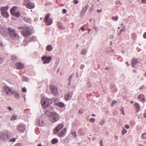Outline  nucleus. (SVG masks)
<instances>
[{
  "label": "nucleus",
  "mask_w": 146,
  "mask_h": 146,
  "mask_svg": "<svg viewBox=\"0 0 146 146\" xmlns=\"http://www.w3.org/2000/svg\"><path fill=\"white\" fill-rule=\"evenodd\" d=\"M8 30L9 35L11 39L15 40H17L19 39V35L14 29L10 27H9L8 28Z\"/></svg>",
  "instance_id": "f257e3e1"
},
{
  "label": "nucleus",
  "mask_w": 146,
  "mask_h": 146,
  "mask_svg": "<svg viewBox=\"0 0 146 146\" xmlns=\"http://www.w3.org/2000/svg\"><path fill=\"white\" fill-rule=\"evenodd\" d=\"M52 103V100L50 98H43L41 100V103L44 108L48 107Z\"/></svg>",
  "instance_id": "f03ea898"
},
{
  "label": "nucleus",
  "mask_w": 146,
  "mask_h": 146,
  "mask_svg": "<svg viewBox=\"0 0 146 146\" xmlns=\"http://www.w3.org/2000/svg\"><path fill=\"white\" fill-rule=\"evenodd\" d=\"M10 137V134L8 131L0 132V139L3 142H7Z\"/></svg>",
  "instance_id": "7ed1b4c3"
},
{
  "label": "nucleus",
  "mask_w": 146,
  "mask_h": 146,
  "mask_svg": "<svg viewBox=\"0 0 146 146\" xmlns=\"http://www.w3.org/2000/svg\"><path fill=\"white\" fill-rule=\"evenodd\" d=\"M33 29L32 28L28 27L22 30L21 33L23 36L27 38L31 35Z\"/></svg>",
  "instance_id": "20e7f679"
},
{
  "label": "nucleus",
  "mask_w": 146,
  "mask_h": 146,
  "mask_svg": "<svg viewBox=\"0 0 146 146\" xmlns=\"http://www.w3.org/2000/svg\"><path fill=\"white\" fill-rule=\"evenodd\" d=\"M49 117L50 121L53 123L57 122L59 120L60 118L59 115L55 112L52 113Z\"/></svg>",
  "instance_id": "39448f33"
},
{
  "label": "nucleus",
  "mask_w": 146,
  "mask_h": 146,
  "mask_svg": "<svg viewBox=\"0 0 146 146\" xmlns=\"http://www.w3.org/2000/svg\"><path fill=\"white\" fill-rule=\"evenodd\" d=\"M50 14H47L45 17L44 19V21L46 25H50L52 23V21L51 19L50 18Z\"/></svg>",
  "instance_id": "423d86ee"
},
{
  "label": "nucleus",
  "mask_w": 146,
  "mask_h": 146,
  "mask_svg": "<svg viewBox=\"0 0 146 146\" xmlns=\"http://www.w3.org/2000/svg\"><path fill=\"white\" fill-rule=\"evenodd\" d=\"M26 125L23 123L19 124L17 126V130L20 132L23 133L25 130Z\"/></svg>",
  "instance_id": "0eeeda50"
},
{
  "label": "nucleus",
  "mask_w": 146,
  "mask_h": 146,
  "mask_svg": "<svg viewBox=\"0 0 146 146\" xmlns=\"http://www.w3.org/2000/svg\"><path fill=\"white\" fill-rule=\"evenodd\" d=\"M49 89L52 94L54 95H56L58 93V88L55 86L53 85L50 86Z\"/></svg>",
  "instance_id": "6e6552de"
},
{
  "label": "nucleus",
  "mask_w": 146,
  "mask_h": 146,
  "mask_svg": "<svg viewBox=\"0 0 146 146\" xmlns=\"http://www.w3.org/2000/svg\"><path fill=\"white\" fill-rule=\"evenodd\" d=\"M63 127V124L62 123L59 124L53 130V134H56Z\"/></svg>",
  "instance_id": "1a4fd4ad"
},
{
  "label": "nucleus",
  "mask_w": 146,
  "mask_h": 146,
  "mask_svg": "<svg viewBox=\"0 0 146 146\" xmlns=\"http://www.w3.org/2000/svg\"><path fill=\"white\" fill-rule=\"evenodd\" d=\"M42 60L44 61L43 64H48L52 60V58L51 56L47 57L45 56H43L41 58Z\"/></svg>",
  "instance_id": "9d476101"
},
{
  "label": "nucleus",
  "mask_w": 146,
  "mask_h": 146,
  "mask_svg": "<svg viewBox=\"0 0 146 146\" xmlns=\"http://www.w3.org/2000/svg\"><path fill=\"white\" fill-rule=\"evenodd\" d=\"M0 33L4 37H6L9 35L8 30L7 31L4 28H0Z\"/></svg>",
  "instance_id": "9b49d317"
},
{
  "label": "nucleus",
  "mask_w": 146,
  "mask_h": 146,
  "mask_svg": "<svg viewBox=\"0 0 146 146\" xmlns=\"http://www.w3.org/2000/svg\"><path fill=\"white\" fill-rule=\"evenodd\" d=\"M25 1L27 3L26 5L27 7L30 9H32L35 7L34 3L30 2L29 0H25Z\"/></svg>",
  "instance_id": "f8f14e48"
},
{
  "label": "nucleus",
  "mask_w": 146,
  "mask_h": 146,
  "mask_svg": "<svg viewBox=\"0 0 146 146\" xmlns=\"http://www.w3.org/2000/svg\"><path fill=\"white\" fill-rule=\"evenodd\" d=\"M73 92H68L65 95L64 98L66 101H68L71 99L72 96Z\"/></svg>",
  "instance_id": "ddd939ff"
},
{
  "label": "nucleus",
  "mask_w": 146,
  "mask_h": 146,
  "mask_svg": "<svg viewBox=\"0 0 146 146\" xmlns=\"http://www.w3.org/2000/svg\"><path fill=\"white\" fill-rule=\"evenodd\" d=\"M66 128H64L62 130L58 133V136L60 137H62L64 136L66 133Z\"/></svg>",
  "instance_id": "4468645a"
},
{
  "label": "nucleus",
  "mask_w": 146,
  "mask_h": 146,
  "mask_svg": "<svg viewBox=\"0 0 146 146\" xmlns=\"http://www.w3.org/2000/svg\"><path fill=\"white\" fill-rule=\"evenodd\" d=\"M4 92L7 93V94H9L11 93V89L9 88L7 86H4L3 88Z\"/></svg>",
  "instance_id": "2eb2a0df"
},
{
  "label": "nucleus",
  "mask_w": 146,
  "mask_h": 146,
  "mask_svg": "<svg viewBox=\"0 0 146 146\" xmlns=\"http://www.w3.org/2000/svg\"><path fill=\"white\" fill-rule=\"evenodd\" d=\"M16 65L17 69L19 70L23 69L24 67V65L21 62L16 63Z\"/></svg>",
  "instance_id": "dca6fc26"
},
{
  "label": "nucleus",
  "mask_w": 146,
  "mask_h": 146,
  "mask_svg": "<svg viewBox=\"0 0 146 146\" xmlns=\"http://www.w3.org/2000/svg\"><path fill=\"white\" fill-rule=\"evenodd\" d=\"M138 60L135 58H133L131 61V66L133 67H134L138 63Z\"/></svg>",
  "instance_id": "f3484780"
},
{
  "label": "nucleus",
  "mask_w": 146,
  "mask_h": 146,
  "mask_svg": "<svg viewBox=\"0 0 146 146\" xmlns=\"http://www.w3.org/2000/svg\"><path fill=\"white\" fill-rule=\"evenodd\" d=\"M17 9V6H13L10 10V12L11 14L12 15L16 11Z\"/></svg>",
  "instance_id": "a211bd4d"
},
{
  "label": "nucleus",
  "mask_w": 146,
  "mask_h": 146,
  "mask_svg": "<svg viewBox=\"0 0 146 146\" xmlns=\"http://www.w3.org/2000/svg\"><path fill=\"white\" fill-rule=\"evenodd\" d=\"M36 121L39 127H41L43 126L44 125V123L43 122V121H41L40 122V121L39 119H37Z\"/></svg>",
  "instance_id": "6ab92c4d"
},
{
  "label": "nucleus",
  "mask_w": 146,
  "mask_h": 146,
  "mask_svg": "<svg viewBox=\"0 0 146 146\" xmlns=\"http://www.w3.org/2000/svg\"><path fill=\"white\" fill-rule=\"evenodd\" d=\"M8 7L7 6H4L0 7V10L1 13L6 12L8 9Z\"/></svg>",
  "instance_id": "aec40b11"
},
{
  "label": "nucleus",
  "mask_w": 146,
  "mask_h": 146,
  "mask_svg": "<svg viewBox=\"0 0 146 146\" xmlns=\"http://www.w3.org/2000/svg\"><path fill=\"white\" fill-rule=\"evenodd\" d=\"M1 13L2 16L3 17L6 18H9V15L7 11L1 12Z\"/></svg>",
  "instance_id": "412c9836"
},
{
  "label": "nucleus",
  "mask_w": 146,
  "mask_h": 146,
  "mask_svg": "<svg viewBox=\"0 0 146 146\" xmlns=\"http://www.w3.org/2000/svg\"><path fill=\"white\" fill-rule=\"evenodd\" d=\"M23 19V20L26 23L30 24L31 23V21L30 18L24 17Z\"/></svg>",
  "instance_id": "4be33fe9"
},
{
  "label": "nucleus",
  "mask_w": 146,
  "mask_h": 146,
  "mask_svg": "<svg viewBox=\"0 0 146 146\" xmlns=\"http://www.w3.org/2000/svg\"><path fill=\"white\" fill-rule=\"evenodd\" d=\"M28 40L29 42H35L37 40V38L35 36H32Z\"/></svg>",
  "instance_id": "5701e85b"
},
{
  "label": "nucleus",
  "mask_w": 146,
  "mask_h": 146,
  "mask_svg": "<svg viewBox=\"0 0 146 146\" xmlns=\"http://www.w3.org/2000/svg\"><path fill=\"white\" fill-rule=\"evenodd\" d=\"M11 94L14 95V97L15 98H17L19 97V95L18 92L13 91L12 92Z\"/></svg>",
  "instance_id": "b1692460"
},
{
  "label": "nucleus",
  "mask_w": 146,
  "mask_h": 146,
  "mask_svg": "<svg viewBox=\"0 0 146 146\" xmlns=\"http://www.w3.org/2000/svg\"><path fill=\"white\" fill-rule=\"evenodd\" d=\"M56 105L58 107L63 108L65 106L64 104L62 102H58L56 103Z\"/></svg>",
  "instance_id": "393cba45"
},
{
  "label": "nucleus",
  "mask_w": 146,
  "mask_h": 146,
  "mask_svg": "<svg viewBox=\"0 0 146 146\" xmlns=\"http://www.w3.org/2000/svg\"><path fill=\"white\" fill-rule=\"evenodd\" d=\"M134 106L137 110V112H138L140 110V106L138 103H135L134 104Z\"/></svg>",
  "instance_id": "a878e982"
},
{
  "label": "nucleus",
  "mask_w": 146,
  "mask_h": 146,
  "mask_svg": "<svg viewBox=\"0 0 146 146\" xmlns=\"http://www.w3.org/2000/svg\"><path fill=\"white\" fill-rule=\"evenodd\" d=\"M46 49L48 51H50L52 49V47L51 45H48L46 46Z\"/></svg>",
  "instance_id": "bb28decb"
},
{
  "label": "nucleus",
  "mask_w": 146,
  "mask_h": 146,
  "mask_svg": "<svg viewBox=\"0 0 146 146\" xmlns=\"http://www.w3.org/2000/svg\"><path fill=\"white\" fill-rule=\"evenodd\" d=\"M54 109V108L52 107H50L49 108H47V109L46 110V111L48 112L51 113L52 112V110Z\"/></svg>",
  "instance_id": "cd10ccee"
},
{
  "label": "nucleus",
  "mask_w": 146,
  "mask_h": 146,
  "mask_svg": "<svg viewBox=\"0 0 146 146\" xmlns=\"http://www.w3.org/2000/svg\"><path fill=\"white\" fill-rule=\"evenodd\" d=\"M58 142V140L57 138H54L51 141V143L52 144H55Z\"/></svg>",
  "instance_id": "c85d7f7f"
},
{
  "label": "nucleus",
  "mask_w": 146,
  "mask_h": 146,
  "mask_svg": "<svg viewBox=\"0 0 146 146\" xmlns=\"http://www.w3.org/2000/svg\"><path fill=\"white\" fill-rule=\"evenodd\" d=\"M138 98L140 99L141 101L144 100V96L143 94H141L138 96Z\"/></svg>",
  "instance_id": "c756f323"
},
{
  "label": "nucleus",
  "mask_w": 146,
  "mask_h": 146,
  "mask_svg": "<svg viewBox=\"0 0 146 146\" xmlns=\"http://www.w3.org/2000/svg\"><path fill=\"white\" fill-rule=\"evenodd\" d=\"M57 25L59 29H62L63 27L62 24L60 22H59L57 23Z\"/></svg>",
  "instance_id": "7c9ffc66"
},
{
  "label": "nucleus",
  "mask_w": 146,
  "mask_h": 146,
  "mask_svg": "<svg viewBox=\"0 0 146 146\" xmlns=\"http://www.w3.org/2000/svg\"><path fill=\"white\" fill-rule=\"evenodd\" d=\"M20 13L19 12H17L16 13H15L13 14L12 15L14 16H15L16 17H18L20 15Z\"/></svg>",
  "instance_id": "2f4dec72"
},
{
  "label": "nucleus",
  "mask_w": 146,
  "mask_h": 146,
  "mask_svg": "<svg viewBox=\"0 0 146 146\" xmlns=\"http://www.w3.org/2000/svg\"><path fill=\"white\" fill-rule=\"evenodd\" d=\"M86 51L87 49L86 48L82 49L80 52L81 54H85L86 53Z\"/></svg>",
  "instance_id": "473e14b6"
},
{
  "label": "nucleus",
  "mask_w": 146,
  "mask_h": 146,
  "mask_svg": "<svg viewBox=\"0 0 146 146\" xmlns=\"http://www.w3.org/2000/svg\"><path fill=\"white\" fill-rule=\"evenodd\" d=\"M89 5L88 4H86L84 7L82 9V10H84L86 12L87 10L89 7Z\"/></svg>",
  "instance_id": "72a5a7b5"
},
{
  "label": "nucleus",
  "mask_w": 146,
  "mask_h": 146,
  "mask_svg": "<svg viewBox=\"0 0 146 146\" xmlns=\"http://www.w3.org/2000/svg\"><path fill=\"white\" fill-rule=\"evenodd\" d=\"M131 37L132 39L135 40L136 38V36L135 34L134 33H133L131 35Z\"/></svg>",
  "instance_id": "f704fd0d"
},
{
  "label": "nucleus",
  "mask_w": 146,
  "mask_h": 146,
  "mask_svg": "<svg viewBox=\"0 0 146 146\" xmlns=\"http://www.w3.org/2000/svg\"><path fill=\"white\" fill-rule=\"evenodd\" d=\"M86 12V11L82 10L81 11L80 16L81 17H83L85 15Z\"/></svg>",
  "instance_id": "c9c22d12"
},
{
  "label": "nucleus",
  "mask_w": 146,
  "mask_h": 146,
  "mask_svg": "<svg viewBox=\"0 0 146 146\" xmlns=\"http://www.w3.org/2000/svg\"><path fill=\"white\" fill-rule=\"evenodd\" d=\"M23 80L26 82H28L29 81V79L26 77L24 76L23 77Z\"/></svg>",
  "instance_id": "e433bc0d"
},
{
  "label": "nucleus",
  "mask_w": 146,
  "mask_h": 146,
  "mask_svg": "<svg viewBox=\"0 0 146 146\" xmlns=\"http://www.w3.org/2000/svg\"><path fill=\"white\" fill-rule=\"evenodd\" d=\"M17 59V57L16 56H12L11 59L13 61H16Z\"/></svg>",
  "instance_id": "4c0bfd02"
},
{
  "label": "nucleus",
  "mask_w": 146,
  "mask_h": 146,
  "mask_svg": "<svg viewBox=\"0 0 146 146\" xmlns=\"http://www.w3.org/2000/svg\"><path fill=\"white\" fill-rule=\"evenodd\" d=\"M127 130L124 128H123L122 132V134L123 135H124L127 132Z\"/></svg>",
  "instance_id": "58836bf2"
},
{
  "label": "nucleus",
  "mask_w": 146,
  "mask_h": 146,
  "mask_svg": "<svg viewBox=\"0 0 146 146\" xmlns=\"http://www.w3.org/2000/svg\"><path fill=\"white\" fill-rule=\"evenodd\" d=\"M118 19V17H113L111 18V19L114 21H117Z\"/></svg>",
  "instance_id": "ea45409f"
},
{
  "label": "nucleus",
  "mask_w": 146,
  "mask_h": 146,
  "mask_svg": "<svg viewBox=\"0 0 146 146\" xmlns=\"http://www.w3.org/2000/svg\"><path fill=\"white\" fill-rule=\"evenodd\" d=\"M17 117L15 115H12V117L11 118V120L13 121L15 120L17 118Z\"/></svg>",
  "instance_id": "a19ab883"
},
{
  "label": "nucleus",
  "mask_w": 146,
  "mask_h": 146,
  "mask_svg": "<svg viewBox=\"0 0 146 146\" xmlns=\"http://www.w3.org/2000/svg\"><path fill=\"white\" fill-rule=\"evenodd\" d=\"M16 139L15 138H13L9 139V141L10 142H14L15 141Z\"/></svg>",
  "instance_id": "79ce46f5"
},
{
  "label": "nucleus",
  "mask_w": 146,
  "mask_h": 146,
  "mask_svg": "<svg viewBox=\"0 0 146 146\" xmlns=\"http://www.w3.org/2000/svg\"><path fill=\"white\" fill-rule=\"evenodd\" d=\"M115 3L116 4H119L121 5H122V3L119 1H115Z\"/></svg>",
  "instance_id": "37998d69"
},
{
  "label": "nucleus",
  "mask_w": 146,
  "mask_h": 146,
  "mask_svg": "<svg viewBox=\"0 0 146 146\" xmlns=\"http://www.w3.org/2000/svg\"><path fill=\"white\" fill-rule=\"evenodd\" d=\"M141 137L143 139H146V133H143Z\"/></svg>",
  "instance_id": "c03bdc74"
},
{
  "label": "nucleus",
  "mask_w": 146,
  "mask_h": 146,
  "mask_svg": "<svg viewBox=\"0 0 146 146\" xmlns=\"http://www.w3.org/2000/svg\"><path fill=\"white\" fill-rule=\"evenodd\" d=\"M93 9H94L93 7L92 6L90 7V9L89 10V12L90 13H91L92 12Z\"/></svg>",
  "instance_id": "a18cd8bd"
},
{
  "label": "nucleus",
  "mask_w": 146,
  "mask_h": 146,
  "mask_svg": "<svg viewBox=\"0 0 146 146\" xmlns=\"http://www.w3.org/2000/svg\"><path fill=\"white\" fill-rule=\"evenodd\" d=\"M95 119L93 118H91L90 119V121L92 123L94 122L95 121Z\"/></svg>",
  "instance_id": "49530a36"
},
{
  "label": "nucleus",
  "mask_w": 146,
  "mask_h": 146,
  "mask_svg": "<svg viewBox=\"0 0 146 146\" xmlns=\"http://www.w3.org/2000/svg\"><path fill=\"white\" fill-rule=\"evenodd\" d=\"M100 146H103V140L102 139H101L100 140Z\"/></svg>",
  "instance_id": "de8ad7c7"
},
{
  "label": "nucleus",
  "mask_w": 146,
  "mask_h": 146,
  "mask_svg": "<svg viewBox=\"0 0 146 146\" xmlns=\"http://www.w3.org/2000/svg\"><path fill=\"white\" fill-rule=\"evenodd\" d=\"M105 123V121L104 120H102L101 122L100 123V125H103Z\"/></svg>",
  "instance_id": "09e8293b"
},
{
  "label": "nucleus",
  "mask_w": 146,
  "mask_h": 146,
  "mask_svg": "<svg viewBox=\"0 0 146 146\" xmlns=\"http://www.w3.org/2000/svg\"><path fill=\"white\" fill-rule=\"evenodd\" d=\"M124 30H123L122 29H121L120 30L119 33L117 35H120L122 33V32H124Z\"/></svg>",
  "instance_id": "8fccbe9b"
},
{
  "label": "nucleus",
  "mask_w": 146,
  "mask_h": 146,
  "mask_svg": "<svg viewBox=\"0 0 146 146\" xmlns=\"http://www.w3.org/2000/svg\"><path fill=\"white\" fill-rule=\"evenodd\" d=\"M122 112V113L123 114V115H125V113H124V108L123 107H122L121 110H120Z\"/></svg>",
  "instance_id": "3c124183"
},
{
  "label": "nucleus",
  "mask_w": 146,
  "mask_h": 146,
  "mask_svg": "<svg viewBox=\"0 0 146 146\" xmlns=\"http://www.w3.org/2000/svg\"><path fill=\"white\" fill-rule=\"evenodd\" d=\"M72 136H73L74 137H76V133L75 132H72Z\"/></svg>",
  "instance_id": "603ef678"
},
{
  "label": "nucleus",
  "mask_w": 146,
  "mask_h": 146,
  "mask_svg": "<svg viewBox=\"0 0 146 146\" xmlns=\"http://www.w3.org/2000/svg\"><path fill=\"white\" fill-rule=\"evenodd\" d=\"M72 76H73L72 74L70 75L68 79V80L69 81H71V79L72 78Z\"/></svg>",
  "instance_id": "864d4df0"
},
{
  "label": "nucleus",
  "mask_w": 146,
  "mask_h": 146,
  "mask_svg": "<svg viewBox=\"0 0 146 146\" xmlns=\"http://www.w3.org/2000/svg\"><path fill=\"white\" fill-rule=\"evenodd\" d=\"M22 144L21 143H16L15 146H22Z\"/></svg>",
  "instance_id": "5fc2aeb1"
},
{
  "label": "nucleus",
  "mask_w": 146,
  "mask_h": 146,
  "mask_svg": "<svg viewBox=\"0 0 146 146\" xmlns=\"http://www.w3.org/2000/svg\"><path fill=\"white\" fill-rule=\"evenodd\" d=\"M60 61V58H58V60L56 63V64L57 65H58V64H59Z\"/></svg>",
  "instance_id": "6e6d98bb"
},
{
  "label": "nucleus",
  "mask_w": 146,
  "mask_h": 146,
  "mask_svg": "<svg viewBox=\"0 0 146 146\" xmlns=\"http://www.w3.org/2000/svg\"><path fill=\"white\" fill-rule=\"evenodd\" d=\"M22 91L24 92H27V89L25 88H23L22 89Z\"/></svg>",
  "instance_id": "4d7b16f0"
},
{
  "label": "nucleus",
  "mask_w": 146,
  "mask_h": 146,
  "mask_svg": "<svg viewBox=\"0 0 146 146\" xmlns=\"http://www.w3.org/2000/svg\"><path fill=\"white\" fill-rule=\"evenodd\" d=\"M73 3L75 4H77L78 3L79 1L77 0H74L73 1Z\"/></svg>",
  "instance_id": "13d9d810"
},
{
  "label": "nucleus",
  "mask_w": 146,
  "mask_h": 146,
  "mask_svg": "<svg viewBox=\"0 0 146 146\" xmlns=\"http://www.w3.org/2000/svg\"><path fill=\"white\" fill-rule=\"evenodd\" d=\"M23 42L24 43V45L25 46L28 43L27 42V41L25 40Z\"/></svg>",
  "instance_id": "bf43d9fd"
},
{
  "label": "nucleus",
  "mask_w": 146,
  "mask_h": 146,
  "mask_svg": "<svg viewBox=\"0 0 146 146\" xmlns=\"http://www.w3.org/2000/svg\"><path fill=\"white\" fill-rule=\"evenodd\" d=\"M85 66L83 64H81L80 66V69H83L84 67Z\"/></svg>",
  "instance_id": "052dcab7"
},
{
  "label": "nucleus",
  "mask_w": 146,
  "mask_h": 146,
  "mask_svg": "<svg viewBox=\"0 0 146 146\" xmlns=\"http://www.w3.org/2000/svg\"><path fill=\"white\" fill-rule=\"evenodd\" d=\"M66 10L65 9H63L62 10V12L63 14H65L66 12Z\"/></svg>",
  "instance_id": "680f3d73"
},
{
  "label": "nucleus",
  "mask_w": 146,
  "mask_h": 146,
  "mask_svg": "<svg viewBox=\"0 0 146 146\" xmlns=\"http://www.w3.org/2000/svg\"><path fill=\"white\" fill-rule=\"evenodd\" d=\"M117 103V102L115 100H113L112 102V104L113 105L114 104Z\"/></svg>",
  "instance_id": "e2e57ef3"
},
{
  "label": "nucleus",
  "mask_w": 146,
  "mask_h": 146,
  "mask_svg": "<svg viewBox=\"0 0 146 146\" xmlns=\"http://www.w3.org/2000/svg\"><path fill=\"white\" fill-rule=\"evenodd\" d=\"M78 113L80 114H81L83 113V110H80L78 111Z\"/></svg>",
  "instance_id": "0e129e2a"
},
{
  "label": "nucleus",
  "mask_w": 146,
  "mask_h": 146,
  "mask_svg": "<svg viewBox=\"0 0 146 146\" xmlns=\"http://www.w3.org/2000/svg\"><path fill=\"white\" fill-rule=\"evenodd\" d=\"M143 36L144 38L146 39V32L143 34Z\"/></svg>",
  "instance_id": "69168bd1"
},
{
  "label": "nucleus",
  "mask_w": 146,
  "mask_h": 146,
  "mask_svg": "<svg viewBox=\"0 0 146 146\" xmlns=\"http://www.w3.org/2000/svg\"><path fill=\"white\" fill-rule=\"evenodd\" d=\"M125 127L127 129H128L129 128V125H127V124H126L125 125Z\"/></svg>",
  "instance_id": "338daca9"
},
{
  "label": "nucleus",
  "mask_w": 146,
  "mask_h": 146,
  "mask_svg": "<svg viewBox=\"0 0 146 146\" xmlns=\"http://www.w3.org/2000/svg\"><path fill=\"white\" fill-rule=\"evenodd\" d=\"M141 1L143 3H146V0H141Z\"/></svg>",
  "instance_id": "774afa93"
}]
</instances>
